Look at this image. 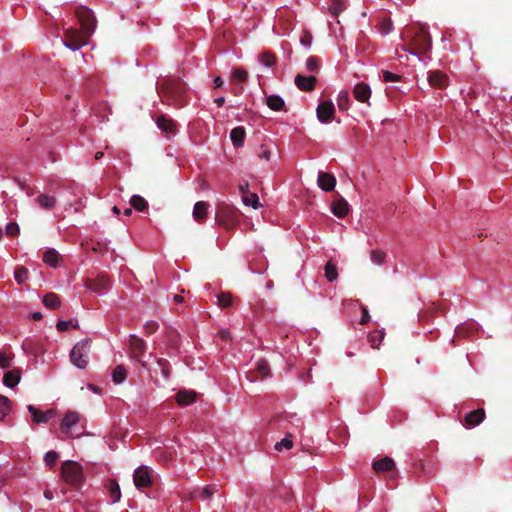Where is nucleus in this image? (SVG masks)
<instances>
[{
	"label": "nucleus",
	"mask_w": 512,
	"mask_h": 512,
	"mask_svg": "<svg viewBox=\"0 0 512 512\" xmlns=\"http://www.w3.org/2000/svg\"><path fill=\"white\" fill-rule=\"evenodd\" d=\"M72 325V321L71 320H68V321H58V323L56 324V328L58 331H66L69 329V327Z\"/></svg>",
	"instance_id": "55"
},
{
	"label": "nucleus",
	"mask_w": 512,
	"mask_h": 512,
	"mask_svg": "<svg viewBox=\"0 0 512 512\" xmlns=\"http://www.w3.org/2000/svg\"><path fill=\"white\" fill-rule=\"evenodd\" d=\"M386 254L381 250H372L370 254L371 261L376 265H382L385 262Z\"/></svg>",
	"instance_id": "45"
},
{
	"label": "nucleus",
	"mask_w": 512,
	"mask_h": 512,
	"mask_svg": "<svg viewBox=\"0 0 512 512\" xmlns=\"http://www.w3.org/2000/svg\"><path fill=\"white\" fill-rule=\"evenodd\" d=\"M267 106L273 111H280L285 107L284 100L278 95H270L266 98Z\"/></svg>",
	"instance_id": "29"
},
{
	"label": "nucleus",
	"mask_w": 512,
	"mask_h": 512,
	"mask_svg": "<svg viewBox=\"0 0 512 512\" xmlns=\"http://www.w3.org/2000/svg\"><path fill=\"white\" fill-rule=\"evenodd\" d=\"M259 61L266 67H272L276 64V56L272 52L266 51L259 55Z\"/></svg>",
	"instance_id": "37"
},
{
	"label": "nucleus",
	"mask_w": 512,
	"mask_h": 512,
	"mask_svg": "<svg viewBox=\"0 0 512 512\" xmlns=\"http://www.w3.org/2000/svg\"><path fill=\"white\" fill-rule=\"evenodd\" d=\"M36 202L42 209L50 210L56 205V198L48 194H39Z\"/></svg>",
	"instance_id": "27"
},
{
	"label": "nucleus",
	"mask_w": 512,
	"mask_h": 512,
	"mask_svg": "<svg viewBox=\"0 0 512 512\" xmlns=\"http://www.w3.org/2000/svg\"><path fill=\"white\" fill-rule=\"evenodd\" d=\"M402 39L408 42L407 46H402V50L409 51L413 55L426 54L431 49L432 40L425 25L405 28Z\"/></svg>",
	"instance_id": "2"
},
{
	"label": "nucleus",
	"mask_w": 512,
	"mask_h": 512,
	"mask_svg": "<svg viewBox=\"0 0 512 512\" xmlns=\"http://www.w3.org/2000/svg\"><path fill=\"white\" fill-rule=\"evenodd\" d=\"M219 336L223 340H228V339H230V332L227 331V330H222V331L219 332Z\"/></svg>",
	"instance_id": "60"
},
{
	"label": "nucleus",
	"mask_w": 512,
	"mask_h": 512,
	"mask_svg": "<svg viewBox=\"0 0 512 512\" xmlns=\"http://www.w3.org/2000/svg\"><path fill=\"white\" fill-rule=\"evenodd\" d=\"M338 108L342 111H346L349 109L350 98L347 91H341L337 98Z\"/></svg>",
	"instance_id": "38"
},
{
	"label": "nucleus",
	"mask_w": 512,
	"mask_h": 512,
	"mask_svg": "<svg viewBox=\"0 0 512 512\" xmlns=\"http://www.w3.org/2000/svg\"><path fill=\"white\" fill-rule=\"evenodd\" d=\"M345 4L343 0H332L331 5L329 7V12L333 17L337 18L339 14L344 11Z\"/></svg>",
	"instance_id": "40"
},
{
	"label": "nucleus",
	"mask_w": 512,
	"mask_h": 512,
	"mask_svg": "<svg viewBox=\"0 0 512 512\" xmlns=\"http://www.w3.org/2000/svg\"><path fill=\"white\" fill-rule=\"evenodd\" d=\"M384 336H385V333L383 330H375V331L369 333L368 342L370 343L372 348L378 349L381 342L384 339Z\"/></svg>",
	"instance_id": "32"
},
{
	"label": "nucleus",
	"mask_w": 512,
	"mask_h": 512,
	"mask_svg": "<svg viewBox=\"0 0 512 512\" xmlns=\"http://www.w3.org/2000/svg\"><path fill=\"white\" fill-rule=\"evenodd\" d=\"M317 183L323 191L330 192L335 188L336 178L333 174L321 171L318 173Z\"/></svg>",
	"instance_id": "15"
},
{
	"label": "nucleus",
	"mask_w": 512,
	"mask_h": 512,
	"mask_svg": "<svg viewBox=\"0 0 512 512\" xmlns=\"http://www.w3.org/2000/svg\"><path fill=\"white\" fill-rule=\"evenodd\" d=\"M313 36L309 31H304L301 35L300 42L303 46L309 48L312 44Z\"/></svg>",
	"instance_id": "52"
},
{
	"label": "nucleus",
	"mask_w": 512,
	"mask_h": 512,
	"mask_svg": "<svg viewBox=\"0 0 512 512\" xmlns=\"http://www.w3.org/2000/svg\"><path fill=\"white\" fill-rule=\"evenodd\" d=\"M270 375V367L265 359H259L256 363L255 370L251 373V380L255 378H266Z\"/></svg>",
	"instance_id": "23"
},
{
	"label": "nucleus",
	"mask_w": 512,
	"mask_h": 512,
	"mask_svg": "<svg viewBox=\"0 0 512 512\" xmlns=\"http://www.w3.org/2000/svg\"><path fill=\"white\" fill-rule=\"evenodd\" d=\"M80 420V415L75 411H69L66 413L64 418L61 421L60 429L61 432L67 437V438H73L74 434L72 432L73 426H75Z\"/></svg>",
	"instance_id": "8"
},
{
	"label": "nucleus",
	"mask_w": 512,
	"mask_h": 512,
	"mask_svg": "<svg viewBox=\"0 0 512 512\" xmlns=\"http://www.w3.org/2000/svg\"><path fill=\"white\" fill-rule=\"evenodd\" d=\"M428 81L431 86L438 89H444L448 85L447 76L439 70L430 71L428 74Z\"/></svg>",
	"instance_id": "16"
},
{
	"label": "nucleus",
	"mask_w": 512,
	"mask_h": 512,
	"mask_svg": "<svg viewBox=\"0 0 512 512\" xmlns=\"http://www.w3.org/2000/svg\"><path fill=\"white\" fill-rule=\"evenodd\" d=\"M43 304L50 309H57L61 302L57 294L49 292L43 296Z\"/></svg>",
	"instance_id": "30"
},
{
	"label": "nucleus",
	"mask_w": 512,
	"mask_h": 512,
	"mask_svg": "<svg viewBox=\"0 0 512 512\" xmlns=\"http://www.w3.org/2000/svg\"><path fill=\"white\" fill-rule=\"evenodd\" d=\"M258 157L260 159H264V160H270V157H271V151L268 149L267 146L265 145H261L260 146V151L258 153Z\"/></svg>",
	"instance_id": "54"
},
{
	"label": "nucleus",
	"mask_w": 512,
	"mask_h": 512,
	"mask_svg": "<svg viewBox=\"0 0 512 512\" xmlns=\"http://www.w3.org/2000/svg\"><path fill=\"white\" fill-rule=\"evenodd\" d=\"M27 409L32 416V421L35 424L47 423L56 414L54 409H49V410L43 412L40 409H38L37 407H35L34 405H28Z\"/></svg>",
	"instance_id": "12"
},
{
	"label": "nucleus",
	"mask_w": 512,
	"mask_h": 512,
	"mask_svg": "<svg viewBox=\"0 0 512 512\" xmlns=\"http://www.w3.org/2000/svg\"><path fill=\"white\" fill-rule=\"evenodd\" d=\"M239 191H240V193H241V198H242V197H244V195H245V194L250 193V192H249V184H248V182H245V183H243V184H240V185H239Z\"/></svg>",
	"instance_id": "58"
},
{
	"label": "nucleus",
	"mask_w": 512,
	"mask_h": 512,
	"mask_svg": "<svg viewBox=\"0 0 512 512\" xmlns=\"http://www.w3.org/2000/svg\"><path fill=\"white\" fill-rule=\"evenodd\" d=\"M156 124L158 128L161 129L167 135L175 134L176 132L175 121L164 114L158 116V118L156 119Z\"/></svg>",
	"instance_id": "20"
},
{
	"label": "nucleus",
	"mask_w": 512,
	"mask_h": 512,
	"mask_svg": "<svg viewBox=\"0 0 512 512\" xmlns=\"http://www.w3.org/2000/svg\"><path fill=\"white\" fill-rule=\"evenodd\" d=\"M209 207L210 205L206 201L196 202L192 212L193 219L198 223H203L207 218Z\"/></svg>",
	"instance_id": "19"
},
{
	"label": "nucleus",
	"mask_w": 512,
	"mask_h": 512,
	"mask_svg": "<svg viewBox=\"0 0 512 512\" xmlns=\"http://www.w3.org/2000/svg\"><path fill=\"white\" fill-rule=\"evenodd\" d=\"M373 470L376 473L391 472V478L395 477V462L391 457L385 456L372 463Z\"/></svg>",
	"instance_id": "13"
},
{
	"label": "nucleus",
	"mask_w": 512,
	"mask_h": 512,
	"mask_svg": "<svg viewBox=\"0 0 512 512\" xmlns=\"http://www.w3.org/2000/svg\"><path fill=\"white\" fill-rule=\"evenodd\" d=\"M325 277L329 282H333L338 277L337 268L332 262L325 265Z\"/></svg>",
	"instance_id": "42"
},
{
	"label": "nucleus",
	"mask_w": 512,
	"mask_h": 512,
	"mask_svg": "<svg viewBox=\"0 0 512 512\" xmlns=\"http://www.w3.org/2000/svg\"><path fill=\"white\" fill-rule=\"evenodd\" d=\"M485 416L486 414L483 408H478L474 411H471L467 413L464 418L465 425L467 427H475L483 422Z\"/></svg>",
	"instance_id": "17"
},
{
	"label": "nucleus",
	"mask_w": 512,
	"mask_h": 512,
	"mask_svg": "<svg viewBox=\"0 0 512 512\" xmlns=\"http://www.w3.org/2000/svg\"><path fill=\"white\" fill-rule=\"evenodd\" d=\"M59 260V253L55 249H48L43 254V261L51 267H57Z\"/></svg>",
	"instance_id": "31"
},
{
	"label": "nucleus",
	"mask_w": 512,
	"mask_h": 512,
	"mask_svg": "<svg viewBox=\"0 0 512 512\" xmlns=\"http://www.w3.org/2000/svg\"><path fill=\"white\" fill-rule=\"evenodd\" d=\"M353 95L357 101L366 103L371 97V88L368 84L360 82L355 85Z\"/></svg>",
	"instance_id": "18"
},
{
	"label": "nucleus",
	"mask_w": 512,
	"mask_h": 512,
	"mask_svg": "<svg viewBox=\"0 0 512 512\" xmlns=\"http://www.w3.org/2000/svg\"><path fill=\"white\" fill-rule=\"evenodd\" d=\"M242 202L245 206H251L254 209H257L261 206L259 202V197L256 193H248L242 197Z\"/></svg>",
	"instance_id": "36"
},
{
	"label": "nucleus",
	"mask_w": 512,
	"mask_h": 512,
	"mask_svg": "<svg viewBox=\"0 0 512 512\" xmlns=\"http://www.w3.org/2000/svg\"><path fill=\"white\" fill-rule=\"evenodd\" d=\"M13 359V354H7L5 351H0V367L2 369H7L11 366V360Z\"/></svg>",
	"instance_id": "47"
},
{
	"label": "nucleus",
	"mask_w": 512,
	"mask_h": 512,
	"mask_svg": "<svg viewBox=\"0 0 512 512\" xmlns=\"http://www.w3.org/2000/svg\"><path fill=\"white\" fill-rule=\"evenodd\" d=\"M216 491L217 489L211 486H206L202 489H195L191 492L190 499L199 498L201 500H207L210 499Z\"/></svg>",
	"instance_id": "25"
},
{
	"label": "nucleus",
	"mask_w": 512,
	"mask_h": 512,
	"mask_svg": "<svg viewBox=\"0 0 512 512\" xmlns=\"http://www.w3.org/2000/svg\"><path fill=\"white\" fill-rule=\"evenodd\" d=\"M61 476L66 484L76 490H79L85 482L83 468L75 461L68 460L62 463Z\"/></svg>",
	"instance_id": "4"
},
{
	"label": "nucleus",
	"mask_w": 512,
	"mask_h": 512,
	"mask_svg": "<svg viewBox=\"0 0 512 512\" xmlns=\"http://www.w3.org/2000/svg\"><path fill=\"white\" fill-rule=\"evenodd\" d=\"M382 75H383V81L384 82H396V81H399L401 79L400 75L392 73V72L387 71V70H383L382 71Z\"/></svg>",
	"instance_id": "51"
},
{
	"label": "nucleus",
	"mask_w": 512,
	"mask_h": 512,
	"mask_svg": "<svg viewBox=\"0 0 512 512\" xmlns=\"http://www.w3.org/2000/svg\"><path fill=\"white\" fill-rule=\"evenodd\" d=\"M245 129L241 126L235 127L230 132V139L235 147L243 146L245 139Z\"/></svg>",
	"instance_id": "26"
},
{
	"label": "nucleus",
	"mask_w": 512,
	"mask_h": 512,
	"mask_svg": "<svg viewBox=\"0 0 512 512\" xmlns=\"http://www.w3.org/2000/svg\"><path fill=\"white\" fill-rule=\"evenodd\" d=\"M21 379V371L19 369H13L4 374L3 383L9 388L15 387Z\"/></svg>",
	"instance_id": "24"
},
{
	"label": "nucleus",
	"mask_w": 512,
	"mask_h": 512,
	"mask_svg": "<svg viewBox=\"0 0 512 512\" xmlns=\"http://www.w3.org/2000/svg\"><path fill=\"white\" fill-rule=\"evenodd\" d=\"M393 28V22L389 18L382 19L378 24L379 32L382 35H387Z\"/></svg>",
	"instance_id": "44"
},
{
	"label": "nucleus",
	"mask_w": 512,
	"mask_h": 512,
	"mask_svg": "<svg viewBox=\"0 0 512 512\" xmlns=\"http://www.w3.org/2000/svg\"><path fill=\"white\" fill-rule=\"evenodd\" d=\"M133 480L138 489L147 488L152 485V477L146 466H141L135 470Z\"/></svg>",
	"instance_id": "9"
},
{
	"label": "nucleus",
	"mask_w": 512,
	"mask_h": 512,
	"mask_svg": "<svg viewBox=\"0 0 512 512\" xmlns=\"http://www.w3.org/2000/svg\"><path fill=\"white\" fill-rule=\"evenodd\" d=\"M319 59L315 56H310L306 60V68L309 72H316L319 69Z\"/></svg>",
	"instance_id": "48"
},
{
	"label": "nucleus",
	"mask_w": 512,
	"mask_h": 512,
	"mask_svg": "<svg viewBox=\"0 0 512 512\" xmlns=\"http://www.w3.org/2000/svg\"><path fill=\"white\" fill-rule=\"evenodd\" d=\"M126 376L127 370L123 365H118L113 370L112 378L116 384L122 383L126 379Z\"/></svg>",
	"instance_id": "35"
},
{
	"label": "nucleus",
	"mask_w": 512,
	"mask_h": 512,
	"mask_svg": "<svg viewBox=\"0 0 512 512\" xmlns=\"http://www.w3.org/2000/svg\"><path fill=\"white\" fill-rule=\"evenodd\" d=\"M75 14L81 30L69 28L64 34V44L72 50H78L87 45L97 26L96 17L91 9L81 6L76 9Z\"/></svg>",
	"instance_id": "1"
},
{
	"label": "nucleus",
	"mask_w": 512,
	"mask_h": 512,
	"mask_svg": "<svg viewBox=\"0 0 512 512\" xmlns=\"http://www.w3.org/2000/svg\"><path fill=\"white\" fill-rule=\"evenodd\" d=\"M331 210L336 217L344 218L349 213V204L344 198L340 197L332 203Z\"/></svg>",
	"instance_id": "22"
},
{
	"label": "nucleus",
	"mask_w": 512,
	"mask_h": 512,
	"mask_svg": "<svg viewBox=\"0 0 512 512\" xmlns=\"http://www.w3.org/2000/svg\"><path fill=\"white\" fill-rule=\"evenodd\" d=\"M294 82L299 90L309 92L314 90L317 79L315 76H304L297 74L295 76Z\"/></svg>",
	"instance_id": "14"
},
{
	"label": "nucleus",
	"mask_w": 512,
	"mask_h": 512,
	"mask_svg": "<svg viewBox=\"0 0 512 512\" xmlns=\"http://www.w3.org/2000/svg\"><path fill=\"white\" fill-rule=\"evenodd\" d=\"M316 113L321 123H329L335 113L334 104L331 101H323L318 105Z\"/></svg>",
	"instance_id": "11"
},
{
	"label": "nucleus",
	"mask_w": 512,
	"mask_h": 512,
	"mask_svg": "<svg viewBox=\"0 0 512 512\" xmlns=\"http://www.w3.org/2000/svg\"><path fill=\"white\" fill-rule=\"evenodd\" d=\"M25 192H26L27 196L32 197L36 194V189L32 188V187H27Z\"/></svg>",
	"instance_id": "62"
},
{
	"label": "nucleus",
	"mask_w": 512,
	"mask_h": 512,
	"mask_svg": "<svg viewBox=\"0 0 512 512\" xmlns=\"http://www.w3.org/2000/svg\"><path fill=\"white\" fill-rule=\"evenodd\" d=\"M130 351L131 357L139 362L142 367L148 368V365L145 361H143L142 357L146 351V343L142 338L137 337L136 335L130 336Z\"/></svg>",
	"instance_id": "7"
},
{
	"label": "nucleus",
	"mask_w": 512,
	"mask_h": 512,
	"mask_svg": "<svg viewBox=\"0 0 512 512\" xmlns=\"http://www.w3.org/2000/svg\"><path fill=\"white\" fill-rule=\"evenodd\" d=\"M214 84H215L216 88H221L224 85V81H223V79L220 76H217L214 79Z\"/></svg>",
	"instance_id": "59"
},
{
	"label": "nucleus",
	"mask_w": 512,
	"mask_h": 512,
	"mask_svg": "<svg viewBox=\"0 0 512 512\" xmlns=\"http://www.w3.org/2000/svg\"><path fill=\"white\" fill-rule=\"evenodd\" d=\"M86 288L93 292L101 293L110 287V279L105 274H100L94 279H87Z\"/></svg>",
	"instance_id": "10"
},
{
	"label": "nucleus",
	"mask_w": 512,
	"mask_h": 512,
	"mask_svg": "<svg viewBox=\"0 0 512 512\" xmlns=\"http://www.w3.org/2000/svg\"><path fill=\"white\" fill-rule=\"evenodd\" d=\"M20 232V228L17 223L10 222L6 226V234L9 236H16Z\"/></svg>",
	"instance_id": "53"
},
{
	"label": "nucleus",
	"mask_w": 512,
	"mask_h": 512,
	"mask_svg": "<svg viewBox=\"0 0 512 512\" xmlns=\"http://www.w3.org/2000/svg\"><path fill=\"white\" fill-rule=\"evenodd\" d=\"M106 487L109 490L112 502H118L121 498V491L118 482L114 479H109L107 481Z\"/></svg>",
	"instance_id": "28"
},
{
	"label": "nucleus",
	"mask_w": 512,
	"mask_h": 512,
	"mask_svg": "<svg viewBox=\"0 0 512 512\" xmlns=\"http://www.w3.org/2000/svg\"><path fill=\"white\" fill-rule=\"evenodd\" d=\"M32 319L36 320V321L41 320L42 319V314L40 312H34L32 314Z\"/></svg>",
	"instance_id": "64"
},
{
	"label": "nucleus",
	"mask_w": 512,
	"mask_h": 512,
	"mask_svg": "<svg viewBox=\"0 0 512 512\" xmlns=\"http://www.w3.org/2000/svg\"><path fill=\"white\" fill-rule=\"evenodd\" d=\"M14 278L18 284L24 283L28 278V269L24 266H18L14 271Z\"/></svg>",
	"instance_id": "41"
},
{
	"label": "nucleus",
	"mask_w": 512,
	"mask_h": 512,
	"mask_svg": "<svg viewBox=\"0 0 512 512\" xmlns=\"http://www.w3.org/2000/svg\"><path fill=\"white\" fill-rule=\"evenodd\" d=\"M158 329V324L155 322H148L145 325L147 334H153Z\"/></svg>",
	"instance_id": "57"
},
{
	"label": "nucleus",
	"mask_w": 512,
	"mask_h": 512,
	"mask_svg": "<svg viewBox=\"0 0 512 512\" xmlns=\"http://www.w3.org/2000/svg\"><path fill=\"white\" fill-rule=\"evenodd\" d=\"M290 436H291V434H289L287 437L282 439L280 442H277L274 447L275 450L281 451L282 448L291 449L293 447V441L291 439H289Z\"/></svg>",
	"instance_id": "49"
},
{
	"label": "nucleus",
	"mask_w": 512,
	"mask_h": 512,
	"mask_svg": "<svg viewBox=\"0 0 512 512\" xmlns=\"http://www.w3.org/2000/svg\"><path fill=\"white\" fill-rule=\"evenodd\" d=\"M158 93L168 100L167 104L175 108H181L186 104L184 95L186 93L185 84L179 79L165 80Z\"/></svg>",
	"instance_id": "3"
},
{
	"label": "nucleus",
	"mask_w": 512,
	"mask_h": 512,
	"mask_svg": "<svg viewBox=\"0 0 512 512\" xmlns=\"http://www.w3.org/2000/svg\"><path fill=\"white\" fill-rule=\"evenodd\" d=\"M232 80L239 83H245L248 80V73L243 68H237L232 73Z\"/></svg>",
	"instance_id": "43"
},
{
	"label": "nucleus",
	"mask_w": 512,
	"mask_h": 512,
	"mask_svg": "<svg viewBox=\"0 0 512 512\" xmlns=\"http://www.w3.org/2000/svg\"><path fill=\"white\" fill-rule=\"evenodd\" d=\"M197 393L193 390H179L175 400L180 406H188L196 401Z\"/></svg>",
	"instance_id": "21"
},
{
	"label": "nucleus",
	"mask_w": 512,
	"mask_h": 512,
	"mask_svg": "<svg viewBox=\"0 0 512 512\" xmlns=\"http://www.w3.org/2000/svg\"><path fill=\"white\" fill-rule=\"evenodd\" d=\"M370 315L366 307H362V317L360 319V324L365 325L369 322Z\"/></svg>",
	"instance_id": "56"
},
{
	"label": "nucleus",
	"mask_w": 512,
	"mask_h": 512,
	"mask_svg": "<svg viewBox=\"0 0 512 512\" xmlns=\"http://www.w3.org/2000/svg\"><path fill=\"white\" fill-rule=\"evenodd\" d=\"M157 364L161 368V373L164 376V378L168 379L170 377L169 362L166 359L159 358L157 360Z\"/></svg>",
	"instance_id": "50"
},
{
	"label": "nucleus",
	"mask_w": 512,
	"mask_h": 512,
	"mask_svg": "<svg viewBox=\"0 0 512 512\" xmlns=\"http://www.w3.org/2000/svg\"><path fill=\"white\" fill-rule=\"evenodd\" d=\"M214 102L217 104L218 107H222L225 103L224 97H218L214 100Z\"/></svg>",
	"instance_id": "61"
},
{
	"label": "nucleus",
	"mask_w": 512,
	"mask_h": 512,
	"mask_svg": "<svg viewBox=\"0 0 512 512\" xmlns=\"http://www.w3.org/2000/svg\"><path fill=\"white\" fill-rule=\"evenodd\" d=\"M16 181H17V183H18L19 187H20L23 191H26L27 187H29V186H28L25 182H23V181H20V180H18V179H17Z\"/></svg>",
	"instance_id": "63"
},
{
	"label": "nucleus",
	"mask_w": 512,
	"mask_h": 512,
	"mask_svg": "<svg viewBox=\"0 0 512 512\" xmlns=\"http://www.w3.org/2000/svg\"><path fill=\"white\" fill-rule=\"evenodd\" d=\"M241 211L233 205L220 203L216 208V222L227 230L233 229L239 222Z\"/></svg>",
	"instance_id": "5"
},
{
	"label": "nucleus",
	"mask_w": 512,
	"mask_h": 512,
	"mask_svg": "<svg viewBox=\"0 0 512 512\" xmlns=\"http://www.w3.org/2000/svg\"><path fill=\"white\" fill-rule=\"evenodd\" d=\"M59 458V455L57 452L55 451H48L45 456H44V461L46 463L47 466H49L50 468L54 467L57 460Z\"/></svg>",
	"instance_id": "46"
},
{
	"label": "nucleus",
	"mask_w": 512,
	"mask_h": 512,
	"mask_svg": "<svg viewBox=\"0 0 512 512\" xmlns=\"http://www.w3.org/2000/svg\"><path fill=\"white\" fill-rule=\"evenodd\" d=\"M218 305L222 308H228L233 305V296L230 292H221L218 295Z\"/></svg>",
	"instance_id": "39"
},
{
	"label": "nucleus",
	"mask_w": 512,
	"mask_h": 512,
	"mask_svg": "<svg viewBox=\"0 0 512 512\" xmlns=\"http://www.w3.org/2000/svg\"><path fill=\"white\" fill-rule=\"evenodd\" d=\"M91 343V339L86 338L75 344L70 352V360L73 365L80 369H85L87 367Z\"/></svg>",
	"instance_id": "6"
},
{
	"label": "nucleus",
	"mask_w": 512,
	"mask_h": 512,
	"mask_svg": "<svg viewBox=\"0 0 512 512\" xmlns=\"http://www.w3.org/2000/svg\"><path fill=\"white\" fill-rule=\"evenodd\" d=\"M130 205L132 208L140 212L148 209V202L140 195H133L130 199Z\"/></svg>",
	"instance_id": "33"
},
{
	"label": "nucleus",
	"mask_w": 512,
	"mask_h": 512,
	"mask_svg": "<svg viewBox=\"0 0 512 512\" xmlns=\"http://www.w3.org/2000/svg\"><path fill=\"white\" fill-rule=\"evenodd\" d=\"M11 401L3 395H0V421H2L11 411Z\"/></svg>",
	"instance_id": "34"
}]
</instances>
